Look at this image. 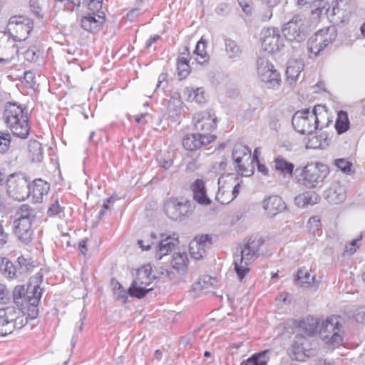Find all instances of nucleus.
Masks as SVG:
<instances>
[{
    "label": "nucleus",
    "instance_id": "nucleus-1",
    "mask_svg": "<svg viewBox=\"0 0 365 365\" xmlns=\"http://www.w3.org/2000/svg\"><path fill=\"white\" fill-rule=\"evenodd\" d=\"M9 26V30L14 31L17 35L12 40L9 38L2 40L3 47L0 46V53L7 58H11L19 51L18 46L15 43L16 38H18L19 41L26 40L33 30L34 22L32 19L26 16H14L10 18Z\"/></svg>",
    "mask_w": 365,
    "mask_h": 365
},
{
    "label": "nucleus",
    "instance_id": "nucleus-2",
    "mask_svg": "<svg viewBox=\"0 0 365 365\" xmlns=\"http://www.w3.org/2000/svg\"><path fill=\"white\" fill-rule=\"evenodd\" d=\"M264 244L261 237L250 238L237 248L234 254L235 271L241 281L249 272V265L259 256V250Z\"/></svg>",
    "mask_w": 365,
    "mask_h": 365
},
{
    "label": "nucleus",
    "instance_id": "nucleus-3",
    "mask_svg": "<svg viewBox=\"0 0 365 365\" xmlns=\"http://www.w3.org/2000/svg\"><path fill=\"white\" fill-rule=\"evenodd\" d=\"M329 174V168L320 163H308L294 170L297 182L307 188H314L322 184Z\"/></svg>",
    "mask_w": 365,
    "mask_h": 365
},
{
    "label": "nucleus",
    "instance_id": "nucleus-4",
    "mask_svg": "<svg viewBox=\"0 0 365 365\" xmlns=\"http://www.w3.org/2000/svg\"><path fill=\"white\" fill-rule=\"evenodd\" d=\"M6 124L14 135L21 138H26L29 133V120L24 110L16 103H8L4 111Z\"/></svg>",
    "mask_w": 365,
    "mask_h": 365
},
{
    "label": "nucleus",
    "instance_id": "nucleus-5",
    "mask_svg": "<svg viewBox=\"0 0 365 365\" xmlns=\"http://www.w3.org/2000/svg\"><path fill=\"white\" fill-rule=\"evenodd\" d=\"M26 324L27 317L21 308L9 306L0 309V336H7Z\"/></svg>",
    "mask_w": 365,
    "mask_h": 365
},
{
    "label": "nucleus",
    "instance_id": "nucleus-6",
    "mask_svg": "<svg viewBox=\"0 0 365 365\" xmlns=\"http://www.w3.org/2000/svg\"><path fill=\"white\" fill-rule=\"evenodd\" d=\"M317 110V107H314L312 111L308 109L297 111L292 118V124L296 131L312 135L317 129H322Z\"/></svg>",
    "mask_w": 365,
    "mask_h": 365
},
{
    "label": "nucleus",
    "instance_id": "nucleus-7",
    "mask_svg": "<svg viewBox=\"0 0 365 365\" xmlns=\"http://www.w3.org/2000/svg\"><path fill=\"white\" fill-rule=\"evenodd\" d=\"M339 319L338 316L327 317L319 327L320 336L326 344L333 346L342 344L344 331Z\"/></svg>",
    "mask_w": 365,
    "mask_h": 365
},
{
    "label": "nucleus",
    "instance_id": "nucleus-8",
    "mask_svg": "<svg viewBox=\"0 0 365 365\" xmlns=\"http://www.w3.org/2000/svg\"><path fill=\"white\" fill-rule=\"evenodd\" d=\"M192 203L177 197H170L164 204L165 215L173 220L182 221L193 210Z\"/></svg>",
    "mask_w": 365,
    "mask_h": 365
},
{
    "label": "nucleus",
    "instance_id": "nucleus-9",
    "mask_svg": "<svg viewBox=\"0 0 365 365\" xmlns=\"http://www.w3.org/2000/svg\"><path fill=\"white\" fill-rule=\"evenodd\" d=\"M257 71L259 78L268 88H274L280 85V74L274 69V66L267 58L258 57Z\"/></svg>",
    "mask_w": 365,
    "mask_h": 365
},
{
    "label": "nucleus",
    "instance_id": "nucleus-10",
    "mask_svg": "<svg viewBox=\"0 0 365 365\" xmlns=\"http://www.w3.org/2000/svg\"><path fill=\"white\" fill-rule=\"evenodd\" d=\"M284 37L289 41L300 42L306 37L305 19L300 15H295L285 24L282 29Z\"/></svg>",
    "mask_w": 365,
    "mask_h": 365
},
{
    "label": "nucleus",
    "instance_id": "nucleus-11",
    "mask_svg": "<svg viewBox=\"0 0 365 365\" xmlns=\"http://www.w3.org/2000/svg\"><path fill=\"white\" fill-rule=\"evenodd\" d=\"M192 122L196 131L200 134L212 135L210 133L217 127L215 113L211 110H204L195 113Z\"/></svg>",
    "mask_w": 365,
    "mask_h": 365
},
{
    "label": "nucleus",
    "instance_id": "nucleus-12",
    "mask_svg": "<svg viewBox=\"0 0 365 365\" xmlns=\"http://www.w3.org/2000/svg\"><path fill=\"white\" fill-rule=\"evenodd\" d=\"M8 192L18 200H24L31 193V186L25 177L11 175L7 180Z\"/></svg>",
    "mask_w": 365,
    "mask_h": 365
},
{
    "label": "nucleus",
    "instance_id": "nucleus-13",
    "mask_svg": "<svg viewBox=\"0 0 365 365\" xmlns=\"http://www.w3.org/2000/svg\"><path fill=\"white\" fill-rule=\"evenodd\" d=\"M262 46L269 53L279 51L284 46V40L277 28H267L262 31Z\"/></svg>",
    "mask_w": 365,
    "mask_h": 365
},
{
    "label": "nucleus",
    "instance_id": "nucleus-14",
    "mask_svg": "<svg viewBox=\"0 0 365 365\" xmlns=\"http://www.w3.org/2000/svg\"><path fill=\"white\" fill-rule=\"evenodd\" d=\"M232 156L237 172L241 175H249L246 163L251 160V149L247 145L237 143L234 146Z\"/></svg>",
    "mask_w": 365,
    "mask_h": 365
},
{
    "label": "nucleus",
    "instance_id": "nucleus-15",
    "mask_svg": "<svg viewBox=\"0 0 365 365\" xmlns=\"http://www.w3.org/2000/svg\"><path fill=\"white\" fill-rule=\"evenodd\" d=\"M215 135H206L197 131L195 133L186 135L182 139V145L187 150H196L215 140Z\"/></svg>",
    "mask_w": 365,
    "mask_h": 365
},
{
    "label": "nucleus",
    "instance_id": "nucleus-16",
    "mask_svg": "<svg viewBox=\"0 0 365 365\" xmlns=\"http://www.w3.org/2000/svg\"><path fill=\"white\" fill-rule=\"evenodd\" d=\"M212 244V237L209 235L197 236L190 243V253L192 257L195 259H200L206 254L207 249Z\"/></svg>",
    "mask_w": 365,
    "mask_h": 365
},
{
    "label": "nucleus",
    "instance_id": "nucleus-17",
    "mask_svg": "<svg viewBox=\"0 0 365 365\" xmlns=\"http://www.w3.org/2000/svg\"><path fill=\"white\" fill-rule=\"evenodd\" d=\"M105 21L103 12H101V14L97 15L94 13L88 14L81 17V26L85 31L94 34L101 29Z\"/></svg>",
    "mask_w": 365,
    "mask_h": 365
},
{
    "label": "nucleus",
    "instance_id": "nucleus-18",
    "mask_svg": "<svg viewBox=\"0 0 365 365\" xmlns=\"http://www.w3.org/2000/svg\"><path fill=\"white\" fill-rule=\"evenodd\" d=\"M324 197L331 204H340L346 198V187L339 182H334L324 192Z\"/></svg>",
    "mask_w": 365,
    "mask_h": 365
},
{
    "label": "nucleus",
    "instance_id": "nucleus-19",
    "mask_svg": "<svg viewBox=\"0 0 365 365\" xmlns=\"http://www.w3.org/2000/svg\"><path fill=\"white\" fill-rule=\"evenodd\" d=\"M178 243V238L175 237V235L170 236L166 234H161L160 240L156 245V258L161 259L163 256L171 252Z\"/></svg>",
    "mask_w": 365,
    "mask_h": 365
},
{
    "label": "nucleus",
    "instance_id": "nucleus-20",
    "mask_svg": "<svg viewBox=\"0 0 365 365\" xmlns=\"http://www.w3.org/2000/svg\"><path fill=\"white\" fill-rule=\"evenodd\" d=\"M14 235L19 241L24 244L31 242L33 236V230L31 229V222L28 220H16L14 221Z\"/></svg>",
    "mask_w": 365,
    "mask_h": 365
},
{
    "label": "nucleus",
    "instance_id": "nucleus-21",
    "mask_svg": "<svg viewBox=\"0 0 365 365\" xmlns=\"http://www.w3.org/2000/svg\"><path fill=\"white\" fill-rule=\"evenodd\" d=\"M224 179V174H222L220 178L218 179V192L216 195V200L220 203L225 205L228 204L230 202L232 201L235 198L237 197L240 192V184L237 182L233 187L231 191V198L230 199H223V195L225 192L229 195L230 192V189L232 188V184L230 185L228 182L226 185H222Z\"/></svg>",
    "mask_w": 365,
    "mask_h": 365
},
{
    "label": "nucleus",
    "instance_id": "nucleus-22",
    "mask_svg": "<svg viewBox=\"0 0 365 365\" xmlns=\"http://www.w3.org/2000/svg\"><path fill=\"white\" fill-rule=\"evenodd\" d=\"M41 297V289L38 285L34 286L32 292H29L27 295V302L29 306L28 307V316L31 319H36L38 314V310L37 305L38 304L39 300Z\"/></svg>",
    "mask_w": 365,
    "mask_h": 365
},
{
    "label": "nucleus",
    "instance_id": "nucleus-23",
    "mask_svg": "<svg viewBox=\"0 0 365 365\" xmlns=\"http://www.w3.org/2000/svg\"><path fill=\"white\" fill-rule=\"evenodd\" d=\"M263 207L271 217H274L286 209V205L282 197L272 195L264 200Z\"/></svg>",
    "mask_w": 365,
    "mask_h": 365
},
{
    "label": "nucleus",
    "instance_id": "nucleus-24",
    "mask_svg": "<svg viewBox=\"0 0 365 365\" xmlns=\"http://www.w3.org/2000/svg\"><path fill=\"white\" fill-rule=\"evenodd\" d=\"M191 190L193 192V198L199 204L209 205L211 200L207 195V191L205 186V182L201 179H197L191 185Z\"/></svg>",
    "mask_w": 365,
    "mask_h": 365
},
{
    "label": "nucleus",
    "instance_id": "nucleus-25",
    "mask_svg": "<svg viewBox=\"0 0 365 365\" xmlns=\"http://www.w3.org/2000/svg\"><path fill=\"white\" fill-rule=\"evenodd\" d=\"M190 58L189 48L185 46L183 51L180 53L177 59V69L178 71V75L181 78H185L190 73Z\"/></svg>",
    "mask_w": 365,
    "mask_h": 365
},
{
    "label": "nucleus",
    "instance_id": "nucleus-26",
    "mask_svg": "<svg viewBox=\"0 0 365 365\" xmlns=\"http://www.w3.org/2000/svg\"><path fill=\"white\" fill-rule=\"evenodd\" d=\"M312 270H308L305 267L297 270L295 276V284L302 287H309L315 284V275L311 274Z\"/></svg>",
    "mask_w": 365,
    "mask_h": 365
},
{
    "label": "nucleus",
    "instance_id": "nucleus-27",
    "mask_svg": "<svg viewBox=\"0 0 365 365\" xmlns=\"http://www.w3.org/2000/svg\"><path fill=\"white\" fill-rule=\"evenodd\" d=\"M338 9L336 4L332 6L331 10H330V6L328 2L325 0H319L313 4V9H312L311 14L313 16V18L318 19L322 15L331 14V16H334L336 14V10Z\"/></svg>",
    "mask_w": 365,
    "mask_h": 365
},
{
    "label": "nucleus",
    "instance_id": "nucleus-28",
    "mask_svg": "<svg viewBox=\"0 0 365 365\" xmlns=\"http://www.w3.org/2000/svg\"><path fill=\"white\" fill-rule=\"evenodd\" d=\"M320 200V196L313 191H307L297 195L294 198L295 204L299 207H304L308 205H314Z\"/></svg>",
    "mask_w": 365,
    "mask_h": 365
},
{
    "label": "nucleus",
    "instance_id": "nucleus-29",
    "mask_svg": "<svg viewBox=\"0 0 365 365\" xmlns=\"http://www.w3.org/2000/svg\"><path fill=\"white\" fill-rule=\"evenodd\" d=\"M274 170L284 177L293 175L294 165L287 161L282 156H277L274 159Z\"/></svg>",
    "mask_w": 365,
    "mask_h": 365
},
{
    "label": "nucleus",
    "instance_id": "nucleus-30",
    "mask_svg": "<svg viewBox=\"0 0 365 365\" xmlns=\"http://www.w3.org/2000/svg\"><path fill=\"white\" fill-rule=\"evenodd\" d=\"M297 327L308 336H312L317 329L319 327V320L317 318L308 317L301 320L297 324Z\"/></svg>",
    "mask_w": 365,
    "mask_h": 365
},
{
    "label": "nucleus",
    "instance_id": "nucleus-31",
    "mask_svg": "<svg viewBox=\"0 0 365 365\" xmlns=\"http://www.w3.org/2000/svg\"><path fill=\"white\" fill-rule=\"evenodd\" d=\"M188 259L185 252H175L171 262L172 267L179 274H184L187 270Z\"/></svg>",
    "mask_w": 365,
    "mask_h": 365
},
{
    "label": "nucleus",
    "instance_id": "nucleus-32",
    "mask_svg": "<svg viewBox=\"0 0 365 365\" xmlns=\"http://www.w3.org/2000/svg\"><path fill=\"white\" fill-rule=\"evenodd\" d=\"M0 269L6 277L14 279L19 277L16 264H14L13 262L6 257H0Z\"/></svg>",
    "mask_w": 365,
    "mask_h": 365
},
{
    "label": "nucleus",
    "instance_id": "nucleus-33",
    "mask_svg": "<svg viewBox=\"0 0 365 365\" xmlns=\"http://www.w3.org/2000/svg\"><path fill=\"white\" fill-rule=\"evenodd\" d=\"M29 157L33 162L39 163L43 158L41 143L34 140H30L28 146Z\"/></svg>",
    "mask_w": 365,
    "mask_h": 365
},
{
    "label": "nucleus",
    "instance_id": "nucleus-34",
    "mask_svg": "<svg viewBox=\"0 0 365 365\" xmlns=\"http://www.w3.org/2000/svg\"><path fill=\"white\" fill-rule=\"evenodd\" d=\"M31 186V192L34 197L41 199L43 195H46L49 190V185L41 179L34 180Z\"/></svg>",
    "mask_w": 365,
    "mask_h": 365
},
{
    "label": "nucleus",
    "instance_id": "nucleus-35",
    "mask_svg": "<svg viewBox=\"0 0 365 365\" xmlns=\"http://www.w3.org/2000/svg\"><path fill=\"white\" fill-rule=\"evenodd\" d=\"M148 286L140 284V283L133 281L128 288V294L132 297L142 299L148 293L153 290V288H147Z\"/></svg>",
    "mask_w": 365,
    "mask_h": 365
},
{
    "label": "nucleus",
    "instance_id": "nucleus-36",
    "mask_svg": "<svg viewBox=\"0 0 365 365\" xmlns=\"http://www.w3.org/2000/svg\"><path fill=\"white\" fill-rule=\"evenodd\" d=\"M17 271L19 276H22L31 273L35 265L31 258H26L20 256L17 259Z\"/></svg>",
    "mask_w": 365,
    "mask_h": 365
},
{
    "label": "nucleus",
    "instance_id": "nucleus-37",
    "mask_svg": "<svg viewBox=\"0 0 365 365\" xmlns=\"http://www.w3.org/2000/svg\"><path fill=\"white\" fill-rule=\"evenodd\" d=\"M323 46L322 37L318 31L308 40L307 49L314 56H318L324 49Z\"/></svg>",
    "mask_w": 365,
    "mask_h": 365
},
{
    "label": "nucleus",
    "instance_id": "nucleus-38",
    "mask_svg": "<svg viewBox=\"0 0 365 365\" xmlns=\"http://www.w3.org/2000/svg\"><path fill=\"white\" fill-rule=\"evenodd\" d=\"M318 32L322 37V43L324 46V48L333 43L337 36L336 29L334 26H329L325 29H321Z\"/></svg>",
    "mask_w": 365,
    "mask_h": 365
},
{
    "label": "nucleus",
    "instance_id": "nucleus-39",
    "mask_svg": "<svg viewBox=\"0 0 365 365\" xmlns=\"http://www.w3.org/2000/svg\"><path fill=\"white\" fill-rule=\"evenodd\" d=\"M268 353V350L256 353L247 359L242 361L241 364L242 365H266L269 360Z\"/></svg>",
    "mask_w": 365,
    "mask_h": 365
},
{
    "label": "nucleus",
    "instance_id": "nucleus-40",
    "mask_svg": "<svg viewBox=\"0 0 365 365\" xmlns=\"http://www.w3.org/2000/svg\"><path fill=\"white\" fill-rule=\"evenodd\" d=\"M206 41L202 38L196 44L195 49L193 52L196 56L195 60L200 64H204L209 61V56L205 51Z\"/></svg>",
    "mask_w": 365,
    "mask_h": 365
},
{
    "label": "nucleus",
    "instance_id": "nucleus-41",
    "mask_svg": "<svg viewBox=\"0 0 365 365\" xmlns=\"http://www.w3.org/2000/svg\"><path fill=\"white\" fill-rule=\"evenodd\" d=\"M34 287H29L26 289L24 286H16L13 291V297L15 304L17 306L23 305V302H27V295L29 292H32Z\"/></svg>",
    "mask_w": 365,
    "mask_h": 365
},
{
    "label": "nucleus",
    "instance_id": "nucleus-42",
    "mask_svg": "<svg viewBox=\"0 0 365 365\" xmlns=\"http://www.w3.org/2000/svg\"><path fill=\"white\" fill-rule=\"evenodd\" d=\"M349 120L346 111L340 110L338 113L335 122V128L339 134H342L349 128Z\"/></svg>",
    "mask_w": 365,
    "mask_h": 365
},
{
    "label": "nucleus",
    "instance_id": "nucleus-43",
    "mask_svg": "<svg viewBox=\"0 0 365 365\" xmlns=\"http://www.w3.org/2000/svg\"><path fill=\"white\" fill-rule=\"evenodd\" d=\"M301 71V64L295 62L293 65H289L286 71L287 83L289 85H293L299 78Z\"/></svg>",
    "mask_w": 365,
    "mask_h": 365
},
{
    "label": "nucleus",
    "instance_id": "nucleus-44",
    "mask_svg": "<svg viewBox=\"0 0 365 365\" xmlns=\"http://www.w3.org/2000/svg\"><path fill=\"white\" fill-rule=\"evenodd\" d=\"M307 343V339L305 336L297 334L294 336V339L292 343V350L295 354H303L306 355L305 351L307 349L305 347V344Z\"/></svg>",
    "mask_w": 365,
    "mask_h": 365
},
{
    "label": "nucleus",
    "instance_id": "nucleus-45",
    "mask_svg": "<svg viewBox=\"0 0 365 365\" xmlns=\"http://www.w3.org/2000/svg\"><path fill=\"white\" fill-rule=\"evenodd\" d=\"M225 51L229 58H235L240 56L242 51L240 46L235 41L230 38H225Z\"/></svg>",
    "mask_w": 365,
    "mask_h": 365
},
{
    "label": "nucleus",
    "instance_id": "nucleus-46",
    "mask_svg": "<svg viewBox=\"0 0 365 365\" xmlns=\"http://www.w3.org/2000/svg\"><path fill=\"white\" fill-rule=\"evenodd\" d=\"M18 218L16 220H28L29 222H32V220L36 217L35 210L28 205H22L19 211L17 212Z\"/></svg>",
    "mask_w": 365,
    "mask_h": 365
},
{
    "label": "nucleus",
    "instance_id": "nucleus-47",
    "mask_svg": "<svg viewBox=\"0 0 365 365\" xmlns=\"http://www.w3.org/2000/svg\"><path fill=\"white\" fill-rule=\"evenodd\" d=\"M189 99L199 104H203L206 102L204 91L201 88L192 91L189 96Z\"/></svg>",
    "mask_w": 365,
    "mask_h": 365
},
{
    "label": "nucleus",
    "instance_id": "nucleus-48",
    "mask_svg": "<svg viewBox=\"0 0 365 365\" xmlns=\"http://www.w3.org/2000/svg\"><path fill=\"white\" fill-rule=\"evenodd\" d=\"M227 165V160L224 156L221 157L219 161H215L211 166V172L220 174L225 170Z\"/></svg>",
    "mask_w": 365,
    "mask_h": 365
},
{
    "label": "nucleus",
    "instance_id": "nucleus-49",
    "mask_svg": "<svg viewBox=\"0 0 365 365\" xmlns=\"http://www.w3.org/2000/svg\"><path fill=\"white\" fill-rule=\"evenodd\" d=\"M64 207L59 205L58 201L56 199L53 203L51 204L48 210V215L50 217L58 216L61 217L63 214Z\"/></svg>",
    "mask_w": 365,
    "mask_h": 365
},
{
    "label": "nucleus",
    "instance_id": "nucleus-50",
    "mask_svg": "<svg viewBox=\"0 0 365 365\" xmlns=\"http://www.w3.org/2000/svg\"><path fill=\"white\" fill-rule=\"evenodd\" d=\"M362 239V234H360L356 239L353 240L349 245H347L344 251V255H351L359 248V242Z\"/></svg>",
    "mask_w": 365,
    "mask_h": 365
},
{
    "label": "nucleus",
    "instance_id": "nucleus-51",
    "mask_svg": "<svg viewBox=\"0 0 365 365\" xmlns=\"http://www.w3.org/2000/svg\"><path fill=\"white\" fill-rule=\"evenodd\" d=\"M335 165L343 173H349L351 170L352 163L344 158L335 160Z\"/></svg>",
    "mask_w": 365,
    "mask_h": 365
},
{
    "label": "nucleus",
    "instance_id": "nucleus-52",
    "mask_svg": "<svg viewBox=\"0 0 365 365\" xmlns=\"http://www.w3.org/2000/svg\"><path fill=\"white\" fill-rule=\"evenodd\" d=\"M11 136L9 133L0 134V153H5L9 148Z\"/></svg>",
    "mask_w": 365,
    "mask_h": 365
},
{
    "label": "nucleus",
    "instance_id": "nucleus-53",
    "mask_svg": "<svg viewBox=\"0 0 365 365\" xmlns=\"http://www.w3.org/2000/svg\"><path fill=\"white\" fill-rule=\"evenodd\" d=\"M114 296L117 300H120L123 303H126L128 301V290L126 291L123 287L113 292Z\"/></svg>",
    "mask_w": 365,
    "mask_h": 365
},
{
    "label": "nucleus",
    "instance_id": "nucleus-54",
    "mask_svg": "<svg viewBox=\"0 0 365 365\" xmlns=\"http://www.w3.org/2000/svg\"><path fill=\"white\" fill-rule=\"evenodd\" d=\"M215 278H212L209 276H206L205 277L204 279H200L197 283V284L196 285V287L195 289H205L207 288H208V285L210 284V285H212L213 284V282H215Z\"/></svg>",
    "mask_w": 365,
    "mask_h": 365
},
{
    "label": "nucleus",
    "instance_id": "nucleus-55",
    "mask_svg": "<svg viewBox=\"0 0 365 365\" xmlns=\"http://www.w3.org/2000/svg\"><path fill=\"white\" fill-rule=\"evenodd\" d=\"M174 101H170L168 103V110L170 113V116L175 118V116H178L180 114V101H178V105H175Z\"/></svg>",
    "mask_w": 365,
    "mask_h": 365
},
{
    "label": "nucleus",
    "instance_id": "nucleus-56",
    "mask_svg": "<svg viewBox=\"0 0 365 365\" xmlns=\"http://www.w3.org/2000/svg\"><path fill=\"white\" fill-rule=\"evenodd\" d=\"M103 0H90L88 6L92 13L99 12L102 9Z\"/></svg>",
    "mask_w": 365,
    "mask_h": 365
},
{
    "label": "nucleus",
    "instance_id": "nucleus-57",
    "mask_svg": "<svg viewBox=\"0 0 365 365\" xmlns=\"http://www.w3.org/2000/svg\"><path fill=\"white\" fill-rule=\"evenodd\" d=\"M29 5L31 9V11L38 18H42L43 15L41 14V9L39 7L38 4V0H30Z\"/></svg>",
    "mask_w": 365,
    "mask_h": 365
},
{
    "label": "nucleus",
    "instance_id": "nucleus-58",
    "mask_svg": "<svg viewBox=\"0 0 365 365\" xmlns=\"http://www.w3.org/2000/svg\"><path fill=\"white\" fill-rule=\"evenodd\" d=\"M24 79L29 87L33 88L36 84L35 75L31 71H26L24 73Z\"/></svg>",
    "mask_w": 365,
    "mask_h": 365
},
{
    "label": "nucleus",
    "instance_id": "nucleus-59",
    "mask_svg": "<svg viewBox=\"0 0 365 365\" xmlns=\"http://www.w3.org/2000/svg\"><path fill=\"white\" fill-rule=\"evenodd\" d=\"M153 279H154V277H149L148 276H143L142 277V276L138 275V273H137V277L133 281H135L136 282H138V283H140V284H144L145 286H148L150 284V283L152 282Z\"/></svg>",
    "mask_w": 365,
    "mask_h": 365
},
{
    "label": "nucleus",
    "instance_id": "nucleus-60",
    "mask_svg": "<svg viewBox=\"0 0 365 365\" xmlns=\"http://www.w3.org/2000/svg\"><path fill=\"white\" fill-rule=\"evenodd\" d=\"M39 53H37L33 48H29L25 52V58L29 61H36L38 58Z\"/></svg>",
    "mask_w": 365,
    "mask_h": 365
},
{
    "label": "nucleus",
    "instance_id": "nucleus-61",
    "mask_svg": "<svg viewBox=\"0 0 365 365\" xmlns=\"http://www.w3.org/2000/svg\"><path fill=\"white\" fill-rule=\"evenodd\" d=\"M152 267L150 264H147L143 266L141 269L138 270V275L142 276H148L149 277H153L151 276Z\"/></svg>",
    "mask_w": 365,
    "mask_h": 365
},
{
    "label": "nucleus",
    "instance_id": "nucleus-62",
    "mask_svg": "<svg viewBox=\"0 0 365 365\" xmlns=\"http://www.w3.org/2000/svg\"><path fill=\"white\" fill-rule=\"evenodd\" d=\"M229 6L227 3H220L215 9V12L219 15H225L227 14Z\"/></svg>",
    "mask_w": 365,
    "mask_h": 365
},
{
    "label": "nucleus",
    "instance_id": "nucleus-63",
    "mask_svg": "<svg viewBox=\"0 0 365 365\" xmlns=\"http://www.w3.org/2000/svg\"><path fill=\"white\" fill-rule=\"evenodd\" d=\"M166 78H167V74H165V73H161L158 76V83L156 85L155 90L159 89L160 87H162V88L164 89L165 87H166L167 83H168Z\"/></svg>",
    "mask_w": 365,
    "mask_h": 365
},
{
    "label": "nucleus",
    "instance_id": "nucleus-64",
    "mask_svg": "<svg viewBox=\"0 0 365 365\" xmlns=\"http://www.w3.org/2000/svg\"><path fill=\"white\" fill-rule=\"evenodd\" d=\"M113 202V197H108L106 199V201L103 202L102 206V209L99 212L98 217L101 219L105 215L106 210L109 209V203Z\"/></svg>",
    "mask_w": 365,
    "mask_h": 365
}]
</instances>
